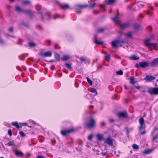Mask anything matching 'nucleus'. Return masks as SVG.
I'll return each instance as SVG.
<instances>
[{
  "label": "nucleus",
  "mask_w": 158,
  "mask_h": 158,
  "mask_svg": "<svg viewBox=\"0 0 158 158\" xmlns=\"http://www.w3.org/2000/svg\"><path fill=\"white\" fill-rule=\"evenodd\" d=\"M118 14L114 18H112V20L117 24H119L120 28L122 29H123L128 27L129 25L128 23H126L123 24H120L119 20Z\"/></svg>",
  "instance_id": "nucleus-1"
},
{
  "label": "nucleus",
  "mask_w": 158,
  "mask_h": 158,
  "mask_svg": "<svg viewBox=\"0 0 158 158\" xmlns=\"http://www.w3.org/2000/svg\"><path fill=\"white\" fill-rule=\"evenodd\" d=\"M135 66L138 68H139V67L144 68L150 66V63H147L146 62L143 61L139 62V64H136L135 65Z\"/></svg>",
  "instance_id": "nucleus-2"
},
{
  "label": "nucleus",
  "mask_w": 158,
  "mask_h": 158,
  "mask_svg": "<svg viewBox=\"0 0 158 158\" xmlns=\"http://www.w3.org/2000/svg\"><path fill=\"white\" fill-rule=\"evenodd\" d=\"M148 92L151 94H158V88H149Z\"/></svg>",
  "instance_id": "nucleus-3"
},
{
  "label": "nucleus",
  "mask_w": 158,
  "mask_h": 158,
  "mask_svg": "<svg viewBox=\"0 0 158 158\" xmlns=\"http://www.w3.org/2000/svg\"><path fill=\"white\" fill-rule=\"evenodd\" d=\"M74 131V129L70 128L67 130H62L61 131L60 133L62 135L65 136L67 134L73 132Z\"/></svg>",
  "instance_id": "nucleus-4"
},
{
  "label": "nucleus",
  "mask_w": 158,
  "mask_h": 158,
  "mask_svg": "<svg viewBox=\"0 0 158 158\" xmlns=\"http://www.w3.org/2000/svg\"><path fill=\"white\" fill-rule=\"evenodd\" d=\"M95 123V121L92 118L89 120V123L87 124L88 128H91L93 127Z\"/></svg>",
  "instance_id": "nucleus-5"
},
{
  "label": "nucleus",
  "mask_w": 158,
  "mask_h": 158,
  "mask_svg": "<svg viewBox=\"0 0 158 158\" xmlns=\"http://www.w3.org/2000/svg\"><path fill=\"white\" fill-rule=\"evenodd\" d=\"M87 6V5H83L80 4H76L75 6V8L76 10V12L77 14H80L81 12V11H79L78 10V7H85Z\"/></svg>",
  "instance_id": "nucleus-6"
},
{
  "label": "nucleus",
  "mask_w": 158,
  "mask_h": 158,
  "mask_svg": "<svg viewBox=\"0 0 158 158\" xmlns=\"http://www.w3.org/2000/svg\"><path fill=\"white\" fill-rule=\"evenodd\" d=\"M52 54L51 52L49 51L41 53L40 54V55L43 57H50L52 56Z\"/></svg>",
  "instance_id": "nucleus-7"
},
{
  "label": "nucleus",
  "mask_w": 158,
  "mask_h": 158,
  "mask_svg": "<svg viewBox=\"0 0 158 158\" xmlns=\"http://www.w3.org/2000/svg\"><path fill=\"white\" fill-rule=\"evenodd\" d=\"M16 10L18 12H27V13L29 14H30L31 13V11L30 10H23L20 8V7H19V6H17L16 7Z\"/></svg>",
  "instance_id": "nucleus-8"
},
{
  "label": "nucleus",
  "mask_w": 158,
  "mask_h": 158,
  "mask_svg": "<svg viewBox=\"0 0 158 158\" xmlns=\"http://www.w3.org/2000/svg\"><path fill=\"white\" fill-rule=\"evenodd\" d=\"M150 63V66L152 67H154L158 64V58H156Z\"/></svg>",
  "instance_id": "nucleus-9"
},
{
  "label": "nucleus",
  "mask_w": 158,
  "mask_h": 158,
  "mask_svg": "<svg viewBox=\"0 0 158 158\" xmlns=\"http://www.w3.org/2000/svg\"><path fill=\"white\" fill-rule=\"evenodd\" d=\"M104 143H107L109 145L112 146L113 144L112 139L109 136L106 139Z\"/></svg>",
  "instance_id": "nucleus-10"
},
{
  "label": "nucleus",
  "mask_w": 158,
  "mask_h": 158,
  "mask_svg": "<svg viewBox=\"0 0 158 158\" xmlns=\"http://www.w3.org/2000/svg\"><path fill=\"white\" fill-rule=\"evenodd\" d=\"M155 77L152 76L146 75L145 77H144L143 79L146 80L148 82H149L155 79Z\"/></svg>",
  "instance_id": "nucleus-11"
},
{
  "label": "nucleus",
  "mask_w": 158,
  "mask_h": 158,
  "mask_svg": "<svg viewBox=\"0 0 158 158\" xmlns=\"http://www.w3.org/2000/svg\"><path fill=\"white\" fill-rule=\"evenodd\" d=\"M118 117L120 118H126L127 117V113L126 112H121L118 114Z\"/></svg>",
  "instance_id": "nucleus-12"
},
{
  "label": "nucleus",
  "mask_w": 158,
  "mask_h": 158,
  "mask_svg": "<svg viewBox=\"0 0 158 158\" xmlns=\"http://www.w3.org/2000/svg\"><path fill=\"white\" fill-rule=\"evenodd\" d=\"M146 46L148 48L153 47V48H155L157 47V44L156 43H145V44Z\"/></svg>",
  "instance_id": "nucleus-13"
},
{
  "label": "nucleus",
  "mask_w": 158,
  "mask_h": 158,
  "mask_svg": "<svg viewBox=\"0 0 158 158\" xmlns=\"http://www.w3.org/2000/svg\"><path fill=\"white\" fill-rule=\"evenodd\" d=\"M81 63H83L85 62V63L88 62L89 63V61L88 60H87L86 57H85L81 56L79 58Z\"/></svg>",
  "instance_id": "nucleus-14"
},
{
  "label": "nucleus",
  "mask_w": 158,
  "mask_h": 158,
  "mask_svg": "<svg viewBox=\"0 0 158 158\" xmlns=\"http://www.w3.org/2000/svg\"><path fill=\"white\" fill-rule=\"evenodd\" d=\"M13 152L17 156H23V153L21 151H19L18 150H14Z\"/></svg>",
  "instance_id": "nucleus-15"
},
{
  "label": "nucleus",
  "mask_w": 158,
  "mask_h": 158,
  "mask_svg": "<svg viewBox=\"0 0 158 158\" xmlns=\"http://www.w3.org/2000/svg\"><path fill=\"white\" fill-rule=\"evenodd\" d=\"M154 35H150L148 38L146 39L145 40V43H147L150 40H153L154 39Z\"/></svg>",
  "instance_id": "nucleus-16"
},
{
  "label": "nucleus",
  "mask_w": 158,
  "mask_h": 158,
  "mask_svg": "<svg viewBox=\"0 0 158 158\" xmlns=\"http://www.w3.org/2000/svg\"><path fill=\"white\" fill-rule=\"evenodd\" d=\"M97 36L96 35H95L94 36V43L100 45L103 44V42L102 41H98L97 40Z\"/></svg>",
  "instance_id": "nucleus-17"
},
{
  "label": "nucleus",
  "mask_w": 158,
  "mask_h": 158,
  "mask_svg": "<svg viewBox=\"0 0 158 158\" xmlns=\"http://www.w3.org/2000/svg\"><path fill=\"white\" fill-rule=\"evenodd\" d=\"M97 139L99 141H101L103 139V135L100 134H98L97 135Z\"/></svg>",
  "instance_id": "nucleus-18"
},
{
  "label": "nucleus",
  "mask_w": 158,
  "mask_h": 158,
  "mask_svg": "<svg viewBox=\"0 0 158 158\" xmlns=\"http://www.w3.org/2000/svg\"><path fill=\"white\" fill-rule=\"evenodd\" d=\"M129 58L132 60H136L139 59V58L135 55H133L129 57Z\"/></svg>",
  "instance_id": "nucleus-19"
},
{
  "label": "nucleus",
  "mask_w": 158,
  "mask_h": 158,
  "mask_svg": "<svg viewBox=\"0 0 158 158\" xmlns=\"http://www.w3.org/2000/svg\"><path fill=\"white\" fill-rule=\"evenodd\" d=\"M6 145L8 146H13L14 147H15L16 146L13 141H9L6 144Z\"/></svg>",
  "instance_id": "nucleus-20"
},
{
  "label": "nucleus",
  "mask_w": 158,
  "mask_h": 158,
  "mask_svg": "<svg viewBox=\"0 0 158 158\" xmlns=\"http://www.w3.org/2000/svg\"><path fill=\"white\" fill-rule=\"evenodd\" d=\"M117 45H119L120 46H122L124 43V41L122 39H118L116 40Z\"/></svg>",
  "instance_id": "nucleus-21"
},
{
  "label": "nucleus",
  "mask_w": 158,
  "mask_h": 158,
  "mask_svg": "<svg viewBox=\"0 0 158 158\" xmlns=\"http://www.w3.org/2000/svg\"><path fill=\"white\" fill-rule=\"evenodd\" d=\"M60 6L62 9H65L69 7V6L68 4H63L60 5Z\"/></svg>",
  "instance_id": "nucleus-22"
},
{
  "label": "nucleus",
  "mask_w": 158,
  "mask_h": 158,
  "mask_svg": "<svg viewBox=\"0 0 158 158\" xmlns=\"http://www.w3.org/2000/svg\"><path fill=\"white\" fill-rule=\"evenodd\" d=\"M11 124L14 127H16L17 129H19L20 126L18 123L16 122H13L11 123Z\"/></svg>",
  "instance_id": "nucleus-23"
},
{
  "label": "nucleus",
  "mask_w": 158,
  "mask_h": 158,
  "mask_svg": "<svg viewBox=\"0 0 158 158\" xmlns=\"http://www.w3.org/2000/svg\"><path fill=\"white\" fill-rule=\"evenodd\" d=\"M64 17V15H63L62 16H61L60 15H59L57 14H55L52 17V18L54 19H56L57 18H63Z\"/></svg>",
  "instance_id": "nucleus-24"
},
{
  "label": "nucleus",
  "mask_w": 158,
  "mask_h": 158,
  "mask_svg": "<svg viewBox=\"0 0 158 158\" xmlns=\"http://www.w3.org/2000/svg\"><path fill=\"white\" fill-rule=\"evenodd\" d=\"M134 28L137 30H139L141 28V26L139 24H136L134 26Z\"/></svg>",
  "instance_id": "nucleus-25"
},
{
  "label": "nucleus",
  "mask_w": 158,
  "mask_h": 158,
  "mask_svg": "<svg viewBox=\"0 0 158 158\" xmlns=\"http://www.w3.org/2000/svg\"><path fill=\"white\" fill-rule=\"evenodd\" d=\"M132 33L131 32H129L125 34V35L127 37L131 38L132 37Z\"/></svg>",
  "instance_id": "nucleus-26"
},
{
  "label": "nucleus",
  "mask_w": 158,
  "mask_h": 158,
  "mask_svg": "<svg viewBox=\"0 0 158 158\" xmlns=\"http://www.w3.org/2000/svg\"><path fill=\"white\" fill-rule=\"evenodd\" d=\"M61 59L64 61L67 60L69 59V56H64L63 57L61 58Z\"/></svg>",
  "instance_id": "nucleus-27"
},
{
  "label": "nucleus",
  "mask_w": 158,
  "mask_h": 158,
  "mask_svg": "<svg viewBox=\"0 0 158 158\" xmlns=\"http://www.w3.org/2000/svg\"><path fill=\"white\" fill-rule=\"evenodd\" d=\"M139 122L140 125H143L144 123L143 118L142 117L140 118L139 119Z\"/></svg>",
  "instance_id": "nucleus-28"
},
{
  "label": "nucleus",
  "mask_w": 158,
  "mask_h": 158,
  "mask_svg": "<svg viewBox=\"0 0 158 158\" xmlns=\"http://www.w3.org/2000/svg\"><path fill=\"white\" fill-rule=\"evenodd\" d=\"M138 6L139 7H143L144 5V3L143 2H139L138 3Z\"/></svg>",
  "instance_id": "nucleus-29"
},
{
  "label": "nucleus",
  "mask_w": 158,
  "mask_h": 158,
  "mask_svg": "<svg viewBox=\"0 0 158 158\" xmlns=\"http://www.w3.org/2000/svg\"><path fill=\"white\" fill-rule=\"evenodd\" d=\"M45 19H47V20H49L50 18V13L48 12H47L46 13V16H45Z\"/></svg>",
  "instance_id": "nucleus-30"
},
{
  "label": "nucleus",
  "mask_w": 158,
  "mask_h": 158,
  "mask_svg": "<svg viewBox=\"0 0 158 158\" xmlns=\"http://www.w3.org/2000/svg\"><path fill=\"white\" fill-rule=\"evenodd\" d=\"M115 2L114 0H108L107 2V3L108 5H110L114 3Z\"/></svg>",
  "instance_id": "nucleus-31"
},
{
  "label": "nucleus",
  "mask_w": 158,
  "mask_h": 158,
  "mask_svg": "<svg viewBox=\"0 0 158 158\" xmlns=\"http://www.w3.org/2000/svg\"><path fill=\"white\" fill-rule=\"evenodd\" d=\"M117 43L116 40L112 42L111 45L113 47H116L117 46Z\"/></svg>",
  "instance_id": "nucleus-32"
},
{
  "label": "nucleus",
  "mask_w": 158,
  "mask_h": 158,
  "mask_svg": "<svg viewBox=\"0 0 158 158\" xmlns=\"http://www.w3.org/2000/svg\"><path fill=\"white\" fill-rule=\"evenodd\" d=\"M55 58L58 61L60 60V56L59 54L57 53H55Z\"/></svg>",
  "instance_id": "nucleus-33"
},
{
  "label": "nucleus",
  "mask_w": 158,
  "mask_h": 158,
  "mask_svg": "<svg viewBox=\"0 0 158 158\" xmlns=\"http://www.w3.org/2000/svg\"><path fill=\"white\" fill-rule=\"evenodd\" d=\"M130 82L132 84H134L135 83V82L134 81V78L133 77H131Z\"/></svg>",
  "instance_id": "nucleus-34"
},
{
  "label": "nucleus",
  "mask_w": 158,
  "mask_h": 158,
  "mask_svg": "<svg viewBox=\"0 0 158 158\" xmlns=\"http://www.w3.org/2000/svg\"><path fill=\"white\" fill-rule=\"evenodd\" d=\"M151 152L152 150H146L143 152V153L145 154H147L150 153Z\"/></svg>",
  "instance_id": "nucleus-35"
},
{
  "label": "nucleus",
  "mask_w": 158,
  "mask_h": 158,
  "mask_svg": "<svg viewBox=\"0 0 158 158\" xmlns=\"http://www.w3.org/2000/svg\"><path fill=\"white\" fill-rule=\"evenodd\" d=\"M30 3V2L28 0L24 1L23 2V4L24 5L29 4Z\"/></svg>",
  "instance_id": "nucleus-36"
},
{
  "label": "nucleus",
  "mask_w": 158,
  "mask_h": 158,
  "mask_svg": "<svg viewBox=\"0 0 158 158\" xmlns=\"http://www.w3.org/2000/svg\"><path fill=\"white\" fill-rule=\"evenodd\" d=\"M88 82L90 85H92L93 84L92 81L90 80L88 77L86 78Z\"/></svg>",
  "instance_id": "nucleus-37"
},
{
  "label": "nucleus",
  "mask_w": 158,
  "mask_h": 158,
  "mask_svg": "<svg viewBox=\"0 0 158 158\" xmlns=\"http://www.w3.org/2000/svg\"><path fill=\"white\" fill-rule=\"evenodd\" d=\"M116 73L117 75H122L123 74V72L122 71L120 70L116 72Z\"/></svg>",
  "instance_id": "nucleus-38"
},
{
  "label": "nucleus",
  "mask_w": 158,
  "mask_h": 158,
  "mask_svg": "<svg viewBox=\"0 0 158 158\" xmlns=\"http://www.w3.org/2000/svg\"><path fill=\"white\" fill-rule=\"evenodd\" d=\"M132 147L134 149H138L139 148V146L135 144H133Z\"/></svg>",
  "instance_id": "nucleus-39"
},
{
  "label": "nucleus",
  "mask_w": 158,
  "mask_h": 158,
  "mask_svg": "<svg viewBox=\"0 0 158 158\" xmlns=\"http://www.w3.org/2000/svg\"><path fill=\"white\" fill-rule=\"evenodd\" d=\"M65 66L69 69H71V64L66 63L65 64Z\"/></svg>",
  "instance_id": "nucleus-40"
},
{
  "label": "nucleus",
  "mask_w": 158,
  "mask_h": 158,
  "mask_svg": "<svg viewBox=\"0 0 158 158\" xmlns=\"http://www.w3.org/2000/svg\"><path fill=\"white\" fill-rule=\"evenodd\" d=\"M90 91L94 93V95H96L97 94V91L96 90L94 89H92V90Z\"/></svg>",
  "instance_id": "nucleus-41"
},
{
  "label": "nucleus",
  "mask_w": 158,
  "mask_h": 158,
  "mask_svg": "<svg viewBox=\"0 0 158 158\" xmlns=\"http://www.w3.org/2000/svg\"><path fill=\"white\" fill-rule=\"evenodd\" d=\"M35 8L37 10H41V7L39 5H37L35 6Z\"/></svg>",
  "instance_id": "nucleus-42"
},
{
  "label": "nucleus",
  "mask_w": 158,
  "mask_h": 158,
  "mask_svg": "<svg viewBox=\"0 0 158 158\" xmlns=\"http://www.w3.org/2000/svg\"><path fill=\"white\" fill-rule=\"evenodd\" d=\"M93 134H91L88 136V139L89 140H91L93 138Z\"/></svg>",
  "instance_id": "nucleus-43"
},
{
  "label": "nucleus",
  "mask_w": 158,
  "mask_h": 158,
  "mask_svg": "<svg viewBox=\"0 0 158 158\" xmlns=\"http://www.w3.org/2000/svg\"><path fill=\"white\" fill-rule=\"evenodd\" d=\"M110 59V55H108L107 56H106L105 57V59L107 61H109V60Z\"/></svg>",
  "instance_id": "nucleus-44"
},
{
  "label": "nucleus",
  "mask_w": 158,
  "mask_h": 158,
  "mask_svg": "<svg viewBox=\"0 0 158 158\" xmlns=\"http://www.w3.org/2000/svg\"><path fill=\"white\" fill-rule=\"evenodd\" d=\"M19 134L20 135L23 137L25 136V133L23 131H21L19 132Z\"/></svg>",
  "instance_id": "nucleus-45"
},
{
  "label": "nucleus",
  "mask_w": 158,
  "mask_h": 158,
  "mask_svg": "<svg viewBox=\"0 0 158 158\" xmlns=\"http://www.w3.org/2000/svg\"><path fill=\"white\" fill-rule=\"evenodd\" d=\"M104 29L103 28H101L98 29V30L97 31L99 32H102L104 31Z\"/></svg>",
  "instance_id": "nucleus-46"
},
{
  "label": "nucleus",
  "mask_w": 158,
  "mask_h": 158,
  "mask_svg": "<svg viewBox=\"0 0 158 158\" xmlns=\"http://www.w3.org/2000/svg\"><path fill=\"white\" fill-rule=\"evenodd\" d=\"M29 45L30 47H33L35 46V44L32 42H30L29 43Z\"/></svg>",
  "instance_id": "nucleus-47"
},
{
  "label": "nucleus",
  "mask_w": 158,
  "mask_h": 158,
  "mask_svg": "<svg viewBox=\"0 0 158 158\" xmlns=\"http://www.w3.org/2000/svg\"><path fill=\"white\" fill-rule=\"evenodd\" d=\"M51 143L53 145L55 144L56 143V140L55 139H52L51 140Z\"/></svg>",
  "instance_id": "nucleus-48"
},
{
  "label": "nucleus",
  "mask_w": 158,
  "mask_h": 158,
  "mask_svg": "<svg viewBox=\"0 0 158 158\" xmlns=\"http://www.w3.org/2000/svg\"><path fill=\"white\" fill-rule=\"evenodd\" d=\"M8 134L10 136L12 135V131L11 129H9L8 131Z\"/></svg>",
  "instance_id": "nucleus-49"
},
{
  "label": "nucleus",
  "mask_w": 158,
  "mask_h": 158,
  "mask_svg": "<svg viewBox=\"0 0 158 158\" xmlns=\"http://www.w3.org/2000/svg\"><path fill=\"white\" fill-rule=\"evenodd\" d=\"M144 128L143 125H140V126L139 127V130L141 131L142 129H143Z\"/></svg>",
  "instance_id": "nucleus-50"
},
{
  "label": "nucleus",
  "mask_w": 158,
  "mask_h": 158,
  "mask_svg": "<svg viewBox=\"0 0 158 158\" xmlns=\"http://www.w3.org/2000/svg\"><path fill=\"white\" fill-rule=\"evenodd\" d=\"M147 14L150 16H152V12H151L149 11H148L147 12Z\"/></svg>",
  "instance_id": "nucleus-51"
},
{
  "label": "nucleus",
  "mask_w": 158,
  "mask_h": 158,
  "mask_svg": "<svg viewBox=\"0 0 158 158\" xmlns=\"http://www.w3.org/2000/svg\"><path fill=\"white\" fill-rule=\"evenodd\" d=\"M147 29L149 31H150L152 29V27L150 26H148L147 27Z\"/></svg>",
  "instance_id": "nucleus-52"
},
{
  "label": "nucleus",
  "mask_w": 158,
  "mask_h": 158,
  "mask_svg": "<svg viewBox=\"0 0 158 158\" xmlns=\"http://www.w3.org/2000/svg\"><path fill=\"white\" fill-rule=\"evenodd\" d=\"M105 122L103 121L101 122L100 123V126L102 127L105 126Z\"/></svg>",
  "instance_id": "nucleus-53"
},
{
  "label": "nucleus",
  "mask_w": 158,
  "mask_h": 158,
  "mask_svg": "<svg viewBox=\"0 0 158 158\" xmlns=\"http://www.w3.org/2000/svg\"><path fill=\"white\" fill-rule=\"evenodd\" d=\"M158 137V135H156V136L152 138V140L154 141Z\"/></svg>",
  "instance_id": "nucleus-54"
},
{
  "label": "nucleus",
  "mask_w": 158,
  "mask_h": 158,
  "mask_svg": "<svg viewBox=\"0 0 158 158\" xmlns=\"http://www.w3.org/2000/svg\"><path fill=\"white\" fill-rule=\"evenodd\" d=\"M55 48L56 49H58L60 48L59 46L57 44H56L55 46Z\"/></svg>",
  "instance_id": "nucleus-55"
},
{
  "label": "nucleus",
  "mask_w": 158,
  "mask_h": 158,
  "mask_svg": "<svg viewBox=\"0 0 158 158\" xmlns=\"http://www.w3.org/2000/svg\"><path fill=\"white\" fill-rule=\"evenodd\" d=\"M88 98H92V96L90 94H87L86 95Z\"/></svg>",
  "instance_id": "nucleus-56"
},
{
  "label": "nucleus",
  "mask_w": 158,
  "mask_h": 158,
  "mask_svg": "<svg viewBox=\"0 0 158 158\" xmlns=\"http://www.w3.org/2000/svg\"><path fill=\"white\" fill-rule=\"evenodd\" d=\"M10 31L12 32L13 31V28L12 27H10L9 29Z\"/></svg>",
  "instance_id": "nucleus-57"
},
{
  "label": "nucleus",
  "mask_w": 158,
  "mask_h": 158,
  "mask_svg": "<svg viewBox=\"0 0 158 158\" xmlns=\"http://www.w3.org/2000/svg\"><path fill=\"white\" fill-rule=\"evenodd\" d=\"M4 43V42L3 41V40L0 39V44H1V45H2V44H3Z\"/></svg>",
  "instance_id": "nucleus-58"
},
{
  "label": "nucleus",
  "mask_w": 158,
  "mask_h": 158,
  "mask_svg": "<svg viewBox=\"0 0 158 158\" xmlns=\"http://www.w3.org/2000/svg\"><path fill=\"white\" fill-rule=\"evenodd\" d=\"M95 4H96L95 3H94L93 4H90V6H91V7L92 8V7H94Z\"/></svg>",
  "instance_id": "nucleus-59"
},
{
  "label": "nucleus",
  "mask_w": 158,
  "mask_h": 158,
  "mask_svg": "<svg viewBox=\"0 0 158 158\" xmlns=\"http://www.w3.org/2000/svg\"><path fill=\"white\" fill-rule=\"evenodd\" d=\"M99 6L101 8H103L105 7V5L104 4H100L99 5Z\"/></svg>",
  "instance_id": "nucleus-60"
},
{
  "label": "nucleus",
  "mask_w": 158,
  "mask_h": 158,
  "mask_svg": "<svg viewBox=\"0 0 158 158\" xmlns=\"http://www.w3.org/2000/svg\"><path fill=\"white\" fill-rule=\"evenodd\" d=\"M75 86L77 88L78 86V85L77 83L76 82H75Z\"/></svg>",
  "instance_id": "nucleus-61"
},
{
  "label": "nucleus",
  "mask_w": 158,
  "mask_h": 158,
  "mask_svg": "<svg viewBox=\"0 0 158 158\" xmlns=\"http://www.w3.org/2000/svg\"><path fill=\"white\" fill-rule=\"evenodd\" d=\"M135 88L138 89H139L141 88V87L140 86H136Z\"/></svg>",
  "instance_id": "nucleus-62"
},
{
  "label": "nucleus",
  "mask_w": 158,
  "mask_h": 158,
  "mask_svg": "<svg viewBox=\"0 0 158 158\" xmlns=\"http://www.w3.org/2000/svg\"><path fill=\"white\" fill-rule=\"evenodd\" d=\"M109 121L110 122H111V123H112V122H113L114 121V120L113 119H109Z\"/></svg>",
  "instance_id": "nucleus-63"
},
{
  "label": "nucleus",
  "mask_w": 158,
  "mask_h": 158,
  "mask_svg": "<svg viewBox=\"0 0 158 158\" xmlns=\"http://www.w3.org/2000/svg\"><path fill=\"white\" fill-rule=\"evenodd\" d=\"M37 158H44L43 157L41 156H38Z\"/></svg>",
  "instance_id": "nucleus-64"
}]
</instances>
